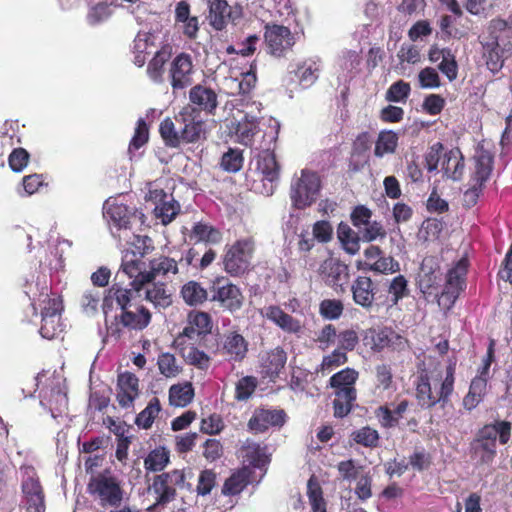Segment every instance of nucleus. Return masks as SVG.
I'll return each mask as SVG.
<instances>
[{
	"label": "nucleus",
	"instance_id": "1",
	"mask_svg": "<svg viewBox=\"0 0 512 512\" xmlns=\"http://www.w3.org/2000/svg\"><path fill=\"white\" fill-rule=\"evenodd\" d=\"M456 363L450 362L445 370V376L439 373L436 377L428 372H422L415 384L416 399L422 408L431 409L437 404L445 408L451 401L455 389Z\"/></svg>",
	"mask_w": 512,
	"mask_h": 512
},
{
	"label": "nucleus",
	"instance_id": "2",
	"mask_svg": "<svg viewBox=\"0 0 512 512\" xmlns=\"http://www.w3.org/2000/svg\"><path fill=\"white\" fill-rule=\"evenodd\" d=\"M277 138L278 130L271 127L269 132L263 135L265 145L257 149L253 157L256 173L262 182H269L271 187L279 181L281 172V165L275 155Z\"/></svg>",
	"mask_w": 512,
	"mask_h": 512
},
{
	"label": "nucleus",
	"instance_id": "3",
	"mask_svg": "<svg viewBox=\"0 0 512 512\" xmlns=\"http://www.w3.org/2000/svg\"><path fill=\"white\" fill-rule=\"evenodd\" d=\"M255 252V240L253 237H245L236 240L226 248L223 257V268L233 277H239L249 271Z\"/></svg>",
	"mask_w": 512,
	"mask_h": 512
},
{
	"label": "nucleus",
	"instance_id": "4",
	"mask_svg": "<svg viewBox=\"0 0 512 512\" xmlns=\"http://www.w3.org/2000/svg\"><path fill=\"white\" fill-rule=\"evenodd\" d=\"M186 480L184 470L173 469L157 474L152 479L149 491L155 496V507H166L177 498V489L183 487Z\"/></svg>",
	"mask_w": 512,
	"mask_h": 512
},
{
	"label": "nucleus",
	"instance_id": "5",
	"mask_svg": "<svg viewBox=\"0 0 512 512\" xmlns=\"http://www.w3.org/2000/svg\"><path fill=\"white\" fill-rule=\"evenodd\" d=\"M136 242L140 243L141 246L136 245L139 249V255L135 251H126L122 258L121 271L126 274L130 279H133L131 285L136 292H139L145 287L147 282H144L142 276L147 271H144V262L142 258L153 250V247L148 242H151V238L148 236H135Z\"/></svg>",
	"mask_w": 512,
	"mask_h": 512
},
{
	"label": "nucleus",
	"instance_id": "6",
	"mask_svg": "<svg viewBox=\"0 0 512 512\" xmlns=\"http://www.w3.org/2000/svg\"><path fill=\"white\" fill-rule=\"evenodd\" d=\"M152 314L144 305L134 304L132 308L121 312L114 317V320L107 326L108 336L119 340L122 336V328L128 330L142 331L149 326Z\"/></svg>",
	"mask_w": 512,
	"mask_h": 512
},
{
	"label": "nucleus",
	"instance_id": "7",
	"mask_svg": "<svg viewBox=\"0 0 512 512\" xmlns=\"http://www.w3.org/2000/svg\"><path fill=\"white\" fill-rule=\"evenodd\" d=\"M468 267V259L461 258L448 270L444 288L438 299V305L445 311L454 306L460 293L465 289Z\"/></svg>",
	"mask_w": 512,
	"mask_h": 512
},
{
	"label": "nucleus",
	"instance_id": "8",
	"mask_svg": "<svg viewBox=\"0 0 512 512\" xmlns=\"http://www.w3.org/2000/svg\"><path fill=\"white\" fill-rule=\"evenodd\" d=\"M321 181L317 173L304 169L301 176L295 179L290 188L292 205L299 210L310 207L317 199Z\"/></svg>",
	"mask_w": 512,
	"mask_h": 512
},
{
	"label": "nucleus",
	"instance_id": "9",
	"mask_svg": "<svg viewBox=\"0 0 512 512\" xmlns=\"http://www.w3.org/2000/svg\"><path fill=\"white\" fill-rule=\"evenodd\" d=\"M210 301L216 302L230 313L239 311L244 304V295L241 289L228 278L216 277L210 287Z\"/></svg>",
	"mask_w": 512,
	"mask_h": 512
},
{
	"label": "nucleus",
	"instance_id": "10",
	"mask_svg": "<svg viewBox=\"0 0 512 512\" xmlns=\"http://www.w3.org/2000/svg\"><path fill=\"white\" fill-rule=\"evenodd\" d=\"M181 129L184 144L197 143L206 139L205 122L201 118L200 110L193 105L184 106L174 117Z\"/></svg>",
	"mask_w": 512,
	"mask_h": 512
},
{
	"label": "nucleus",
	"instance_id": "11",
	"mask_svg": "<svg viewBox=\"0 0 512 512\" xmlns=\"http://www.w3.org/2000/svg\"><path fill=\"white\" fill-rule=\"evenodd\" d=\"M208 22L216 31H223L230 23L237 25L244 16L243 7L239 3L229 5L227 0H207Z\"/></svg>",
	"mask_w": 512,
	"mask_h": 512
},
{
	"label": "nucleus",
	"instance_id": "12",
	"mask_svg": "<svg viewBox=\"0 0 512 512\" xmlns=\"http://www.w3.org/2000/svg\"><path fill=\"white\" fill-rule=\"evenodd\" d=\"M263 38L267 53L276 58L284 57L296 43L291 30L276 23L265 24Z\"/></svg>",
	"mask_w": 512,
	"mask_h": 512
},
{
	"label": "nucleus",
	"instance_id": "13",
	"mask_svg": "<svg viewBox=\"0 0 512 512\" xmlns=\"http://www.w3.org/2000/svg\"><path fill=\"white\" fill-rule=\"evenodd\" d=\"M106 217L118 230H130L134 237L135 233L145 225V215L137 209H132L125 204L113 203L106 207Z\"/></svg>",
	"mask_w": 512,
	"mask_h": 512
},
{
	"label": "nucleus",
	"instance_id": "14",
	"mask_svg": "<svg viewBox=\"0 0 512 512\" xmlns=\"http://www.w3.org/2000/svg\"><path fill=\"white\" fill-rule=\"evenodd\" d=\"M442 276L440 265L435 257H425L421 263L418 273L417 285L425 299L430 297L439 299V288L442 285Z\"/></svg>",
	"mask_w": 512,
	"mask_h": 512
},
{
	"label": "nucleus",
	"instance_id": "15",
	"mask_svg": "<svg viewBox=\"0 0 512 512\" xmlns=\"http://www.w3.org/2000/svg\"><path fill=\"white\" fill-rule=\"evenodd\" d=\"M318 274L324 283L336 292H344L350 279L348 265L333 257L325 259L320 264Z\"/></svg>",
	"mask_w": 512,
	"mask_h": 512
},
{
	"label": "nucleus",
	"instance_id": "16",
	"mask_svg": "<svg viewBox=\"0 0 512 512\" xmlns=\"http://www.w3.org/2000/svg\"><path fill=\"white\" fill-rule=\"evenodd\" d=\"M88 490L92 495H97L100 498L102 505L117 506L122 501V489L112 476L99 474L92 477L88 484Z\"/></svg>",
	"mask_w": 512,
	"mask_h": 512
},
{
	"label": "nucleus",
	"instance_id": "17",
	"mask_svg": "<svg viewBox=\"0 0 512 512\" xmlns=\"http://www.w3.org/2000/svg\"><path fill=\"white\" fill-rule=\"evenodd\" d=\"M350 291L353 302L367 311L373 309L375 304L378 303L377 301L381 299V296H378L377 286L371 277L366 275L355 277L351 283Z\"/></svg>",
	"mask_w": 512,
	"mask_h": 512
},
{
	"label": "nucleus",
	"instance_id": "18",
	"mask_svg": "<svg viewBox=\"0 0 512 512\" xmlns=\"http://www.w3.org/2000/svg\"><path fill=\"white\" fill-rule=\"evenodd\" d=\"M193 62L190 54L179 53L170 63L168 77L173 90H182L192 83Z\"/></svg>",
	"mask_w": 512,
	"mask_h": 512
},
{
	"label": "nucleus",
	"instance_id": "19",
	"mask_svg": "<svg viewBox=\"0 0 512 512\" xmlns=\"http://www.w3.org/2000/svg\"><path fill=\"white\" fill-rule=\"evenodd\" d=\"M287 420L283 409L258 408L248 421V429L254 433H264L270 427H282Z\"/></svg>",
	"mask_w": 512,
	"mask_h": 512
},
{
	"label": "nucleus",
	"instance_id": "20",
	"mask_svg": "<svg viewBox=\"0 0 512 512\" xmlns=\"http://www.w3.org/2000/svg\"><path fill=\"white\" fill-rule=\"evenodd\" d=\"M140 394L139 378L132 372L118 374L116 399L121 408L133 407Z\"/></svg>",
	"mask_w": 512,
	"mask_h": 512
},
{
	"label": "nucleus",
	"instance_id": "21",
	"mask_svg": "<svg viewBox=\"0 0 512 512\" xmlns=\"http://www.w3.org/2000/svg\"><path fill=\"white\" fill-rule=\"evenodd\" d=\"M220 353L229 362H242L248 353V341L238 331H229L222 337Z\"/></svg>",
	"mask_w": 512,
	"mask_h": 512
},
{
	"label": "nucleus",
	"instance_id": "22",
	"mask_svg": "<svg viewBox=\"0 0 512 512\" xmlns=\"http://www.w3.org/2000/svg\"><path fill=\"white\" fill-rule=\"evenodd\" d=\"M263 317L288 334H299L302 331L301 321L286 313L278 305H269L262 311Z\"/></svg>",
	"mask_w": 512,
	"mask_h": 512
},
{
	"label": "nucleus",
	"instance_id": "23",
	"mask_svg": "<svg viewBox=\"0 0 512 512\" xmlns=\"http://www.w3.org/2000/svg\"><path fill=\"white\" fill-rule=\"evenodd\" d=\"M286 362V351L283 347L277 346L267 351L265 355L261 357L262 373L271 380H275L284 369Z\"/></svg>",
	"mask_w": 512,
	"mask_h": 512
},
{
	"label": "nucleus",
	"instance_id": "24",
	"mask_svg": "<svg viewBox=\"0 0 512 512\" xmlns=\"http://www.w3.org/2000/svg\"><path fill=\"white\" fill-rule=\"evenodd\" d=\"M409 406L410 401L404 398L393 409L387 404L377 407L374 414L382 428L390 429L399 425V420L403 417Z\"/></svg>",
	"mask_w": 512,
	"mask_h": 512
},
{
	"label": "nucleus",
	"instance_id": "25",
	"mask_svg": "<svg viewBox=\"0 0 512 512\" xmlns=\"http://www.w3.org/2000/svg\"><path fill=\"white\" fill-rule=\"evenodd\" d=\"M441 170L445 177L460 181L464 175L465 159L459 148H452L443 154Z\"/></svg>",
	"mask_w": 512,
	"mask_h": 512
},
{
	"label": "nucleus",
	"instance_id": "26",
	"mask_svg": "<svg viewBox=\"0 0 512 512\" xmlns=\"http://www.w3.org/2000/svg\"><path fill=\"white\" fill-rule=\"evenodd\" d=\"M486 39L496 42L499 49L509 55L512 54V28L508 26L506 20L493 19L490 22Z\"/></svg>",
	"mask_w": 512,
	"mask_h": 512
},
{
	"label": "nucleus",
	"instance_id": "27",
	"mask_svg": "<svg viewBox=\"0 0 512 512\" xmlns=\"http://www.w3.org/2000/svg\"><path fill=\"white\" fill-rule=\"evenodd\" d=\"M474 172L471 181L485 185L493 171L494 155L491 151L479 147L474 155Z\"/></svg>",
	"mask_w": 512,
	"mask_h": 512
},
{
	"label": "nucleus",
	"instance_id": "28",
	"mask_svg": "<svg viewBox=\"0 0 512 512\" xmlns=\"http://www.w3.org/2000/svg\"><path fill=\"white\" fill-rule=\"evenodd\" d=\"M497 436L502 445L507 444L511 436V423L495 421L493 424H486L478 431L475 439L496 444Z\"/></svg>",
	"mask_w": 512,
	"mask_h": 512
},
{
	"label": "nucleus",
	"instance_id": "29",
	"mask_svg": "<svg viewBox=\"0 0 512 512\" xmlns=\"http://www.w3.org/2000/svg\"><path fill=\"white\" fill-rule=\"evenodd\" d=\"M179 272L178 263L175 259L161 255L149 261V270L142 276L144 282L150 283L159 276H167L169 273Z\"/></svg>",
	"mask_w": 512,
	"mask_h": 512
},
{
	"label": "nucleus",
	"instance_id": "30",
	"mask_svg": "<svg viewBox=\"0 0 512 512\" xmlns=\"http://www.w3.org/2000/svg\"><path fill=\"white\" fill-rule=\"evenodd\" d=\"M358 378L359 372L356 369L346 367L330 377L328 386L333 389V392L357 393Z\"/></svg>",
	"mask_w": 512,
	"mask_h": 512
},
{
	"label": "nucleus",
	"instance_id": "31",
	"mask_svg": "<svg viewBox=\"0 0 512 512\" xmlns=\"http://www.w3.org/2000/svg\"><path fill=\"white\" fill-rule=\"evenodd\" d=\"M189 100L193 105L199 107V110H203L209 114H213L217 108V94L209 87L196 85L190 89Z\"/></svg>",
	"mask_w": 512,
	"mask_h": 512
},
{
	"label": "nucleus",
	"instance_id": "32",
	"mask_svg": "<svg viewBox=\"0 0 512 512\" xmlns=\"http://www.w3.org/2000/svg\"><path fill=\"white\" fill-rule=\"evenodd\" d=\"M113 301L116 302L117 306L121 309V312L132 308L133 302V291L131 289L122 288L117 284H113L108 290L103 299V311L105 314L108 313V309L112 307Z\"/></svg>",
	"mask_w": 512,
	"mask_h": 512
},
{
	"label": "nucleus",
	"instance_id": "33",
	"mask_svg": "<svg viewBox=\"0 0 512 512\" xmlns=\"http://www.w3.org/2000/svg\"><path fill=\"white\" fill-rule=\"evenodd\" d=\"M172 47L169 44L163 45L147 65V75L155 83L163 82L165 65L171 60Z\"/></svg>",
	"mask_w": 512,
	"mask_h": 512
},
{
	"label": "nucleus",
	"instance_id": "34",
	"mask_svg": "<svg viewBox=\"0 0 512 512\" xmlns=\"http://www.w3.org/2000/svg\"><path fill=\"white\" fill-rule=\"evenodd\" d=\"M145 286V299L155 308L165 309L172 304V293L166 283L153 280Z\"/></svg>",
	"mask_w": 512,
	"mask_h": 512
},
{
	"label": "nucleus",
	"instance_id": "35",
	"mask_svg": "<svg viewBox=\"0 0 512 512\" xmlns=\"http://www.w3.org/2000/svg\"><path fill=\"white\" fill-rule=\"evenodd\" d=\"M252 471L249 467H242L233 472L228 477L223 486L222 494L225 496H235L240 494L250 483Z\"/></svg>",
	"mask_w": 512,
	"mask_h": 512
},
{
	"label": "nucleus",
	"instance_id": "36",
	"mask_svg": "<svg viewBox=\"0 0 512 512\" xmlns=\"http://www.w3.org/2000/svg\"><path fill=\"white\" fill-rule=\"evenodd\" d=\"M481 45L483 49V59L485 60L487 68L492 73L499 72L503 68L505 60L510 55L502 49H499L496 42H490L486 38L481 41Z\"/></svg>",
	"mask_w": 512,
	"mask_h": 512
},
{
	"label": "nucleus",
	"instance_id": "37",
	"mask_svg": "<svg viewBox=\"0 0 512 512\" xmlns=\"http://www.w3.org/2000/svg\"><path fill=\"white\" fill-rule=\"evenodd\" d=\"M180 296L189 306H199L208 300V291L201 283L190 280L180 289Z\"/></svg>",
	"mask_w": 512,
	"mask_h": 512
},
{
	"label": "nucleus",
	"instance_id": "38",
	"mask_svg": "<svg viewBox=\"0 0 512 512\" xmlns=\"http://www.w3.org/2000/svg\"><path fill=\"white\" fill-rule=\"evenodd\" d=\"M190 239L195 242L219 244L223 239V234L218 228L208 223L197 222L192 227Z\"/></svg>",
	"mask_w": 512,
	"mask_h": 512
},
{
	"label": "nucleus",
	"instance_id": "39",
	"mask_svg": "<svg viewBox=\"0 0 512 512\" xmlns=\"http://www.w3.org/2000/svg\"><path fill=\"white\" fill-rule=\"evenodd\" d=\"M194 395L191 382L174 384L169 388V403L175 407H186L192 402Z\"/></svg>",
	"mask_w": 512,
	"mask_h": 512
},
{
	"label": "nucleus",
	"instance_id": "40",
	"mask_svg": "<svg viewBox=\"0 0 512 512\" xmlns=\"http://www.w3.org/2000/svg\"><path fill=\"white\" fill-rule=\"evenodd\" d=\"M289 77L291 81H297L302 88L306 89L318 79V68L315 63L303 62L295 70L289 72Z\"/></svg>",
	"mask_w": 512,
	"mask_h": 512
},
{
	"label": "nucleus",
	"instance_id": "41",
	"mask_svg": "<svg viewBox=\"0 0 512 512\" xmlns=\"http://www.w3.org/2000/svg\"><path fill=\"white\" fill-rule=\"evenodd\" d=\"M176 121L166 117L160 122L159 133L165 144L169 148H179L184 141L181 137L180 126L176 127Z\"/></svg>",
	"mask_w": 512,
	"mask_h": 512
},
{
	"label": "nucleus",
	"instance_id": "42",
	"mask_svg": "<svg viewBox=\"0 0 512 512\" xmlns=\"http://www.w3.org/2000/svg\"><path fill=\"white\" fill-rule=\"evenodd\" d=\"M170 463V451L163 446L151 450L144 458V468L147 472H163Z\"/></svg>",
	"mask_w": 512,
	"mask_h": 512
},
{
	"label": "nucleus",
	"instance_id": "43",
	"mask_svg": "<svg viewBox=\"0 0 512 512\" xmlns=\"http://www.w3.org/2000/svg\"><path fill=\"white\" fill-rule=\"evenodd\" d=\"M333 415L335 418H344L351 413L357 399V393L333 392Z\"/></svg>",
	"mask_w": 512,
	"mask_h": 512
},
{
	"label": "nucleus",
	"instance_id": "44",
	"mask_svg": "<svg viewBox=\"0 0 512 512\" xmlns=\"http://www.w3.org/2000/svg\"><path fill=\"white\" fill-rule=\"evenodd\" d=\"M180 350L181 356L188 365L194 366L203 371H206L210 367V356L195 347L193 344L190 347H182Z\"/></svg>",
	"mask_w": 512,
	"mask_h": 512
},
{
	"label": "nucleus",
	"instance_id": "45",
	"mask_svg": "<svg viewBox=\"0 0 512 512\" xmlns=\"http://www.w3.org/2000/svg\"><path fill=\"white\" fill-rule=\"evenodd\" d=\"M338 239L341 242L343 249L349 255H355L360 250V237L358 233L350 228L345 223H340L337 229Z\"/></svg>",
	"mask_w": 512,
	"mask_h": 512
},
{
	"label": "nucleus",
	"instance_id": "46",
	"mask_svg": "<svg viewBox=\"0 0 512 512\" xmlns=\"http://www.w3.org/2000/svg\"><path fill=\"white\" fill-rule=\"evenodd\" d=\"M307 496L312 512H327L322 487L314 475L307 482Z\"/></svg>",
	"mask_w": 512,
	"mask_h": 512
},
{
	"label": "nucleus",
	"instance_id": "47",
	"mask_svg": "<svg viewBox=\"0 0 512 512\" xmlns=\"http://www.w3.org/2000/svg\"><path fill=\"white\" fill-rule=\"evenodd\" d=\"M181 206L172 195L154 208L156 218L160 219L163 225L171 223L180 213Z\"/></svg>",
	"mask_w": 512,
	"mask_h": 512
},
{
	"label": "nucleus",
	"instance_id": "48",
	"mask_svg": "<svg viewBox=\"0 0 512 512\" xmlns=\"http://www.w3.org/2000/svg\"><path fill=\"white\" fill-rule=\"evenodd\" d=\"M496 444L474 439L470 444L472 457L478 459L480 464H490L496 456Z\"/></svg>",
	"mask_w": 512,
	"mask_h": 512
},
{
	"label": "nucleus",
	"instance_id": "49",
	"mask_svg": "<svg viewBox=\"0 0 512 512\" xmlns=\"http://www.w3.org/2000/svg\"><path fill=\"white\" fill-rule=\"evenodd\" d=\"M350 437L354 443L370 449L378 447L380 442L378 431L370 426H364L354 430Z\"/></svg>",
	"mask_w": 512,
	"mask_h": 512
},
{
	"label": "nucleus",
	"instance_id": "50",
	"mask_svg": "<svg viewBox=\"0 0 512 512\" xmlns=\"http://www.w3.org/2000/svg\"><path fill=\"white\" fill-rule=\"evenodd\" d=\"M398 146V135L394 131H381L375 144L374 154L381 158L385 154H393Z\"/></svg>",
	"mask_w": 512,
	"mask_h": 512
},
{
	"label": "nucleus",
	"instance_id": "51",
	"mask_svg": "<svg viewBox=\"0 0 512 512\" xmlns=\"http://www.w3.org/2000/svg\"><path fill=\"white\" fill-rule=\"evenodd\" d=\"M157 366L160 374L166 378H174L182 372V366L176 357L169 352H162L157 358Z\"/></svg>",
	"mask_w": 512,
	"mask_h": 512
},
{
	"label": "nucleus",
	"instance_id": "52",
	"mask_svg": "<svg viewBox=\"0 0 512 512\" xmlns=\"http://www.w3.org/2000/svg\"><path fill=\"white\" fill-rule=\"evenodd\" d=\"M160 410V402L158 398L154 397L150 400L148 405L136 416L135 424L142 429L151 428Z\"/></svg>",
	"mask_w": 512,
	"mask_h": 512
},
{
	"label": "nucleus",
	"instance_id": "53",
	"mask_svg": "<svg viewBox=\"0 0 512 512\" xmlns=\"http://www.w3.org/2000/svg\"><path fill=\"white\" fill-rule=\"evenodd\" d=\"M244 157L239 149L229 148L227 152L222 155L221 168L229 173H237L243 167Z\"/></svg>",
	"mask_w": 512,
	"mask_h": 512
},
{
	"label": "nucleus",
	"instance_id": "54",
	"mask_svg": "<svg viewBox=\"0 0 512 512\" xmlns=\"http://www.w3.org/2000/svg\"><path fill=\"white\" fill-rule=\"evenodd\" d=\"M344 312V304L340 299H324L319 304V314L325 320H337Z\"/></svg>",
	"mask_w": 512,
	"mask_h": 512
},
{
	"label": "nucleus",
	"instance_id": "55",
	"mask_svg": "<svg viewBox=\"0 0 512 512\" xmlns=\"http://www.w3.org/2000/svg\"><path fill=\"white\" fill-rule=\"evenodd\" d=\"M370 333H372V349L375 351H381L385 347H388L392 341L393 338H396L400 341L404 340L403 337L396 334L392 329L384 327L380 329L379 331H376L375 329H370Z\"/></svg>",
	"mask_w": 512,
	"mask_h": 512
},
{
	"label": "nucleus",
	"instance_id": "56",
	"mask_svg": "<svg viewBox=\"0 0 512 512\" xmlns=\"http://www.w3.org/2000/svg\"><path fill=\"white\" fill-rule=\"evenodd\" d=\"M388 292L391 294V305H397L400 300L409 295L408 281L404 275L394 277L389 284Z\"/></svg>",
	"mask_w": 512,
	"mask_h": 512
},
{
	"label": "nucleus",
	"instance_id": "57",
	"mask_svg": "<svg viewBox=\"0 0 512 512\" xmlns=\"http://www.w3.org/2000/svg\"><path fill=\"white\" fill-rule=\"evenodd\" d=\"M348 362L347 353L341 349H334L330 354L323 356L320 364V372H331L332 370L346 364Z\"/></svg>",
	"mask_w": 512,
	"mask_h": 512
},
{
	"label": "nucleus",
	"instance_id": "58",
	"mask_svg": "<svg viewBox=\"0 0 512 512\" xmlns=\"http://www.w3.org/2000/svg\"><path fill=\"white\" fill-rule=\"evenodd\" d=\"M112 15V9L107 2H99L91 6L87 12V22L91 26L98 25L108 20Z\"/></svg>",
	"mask_w": 512,
	"mask_h": 512
},
{
	"label": "nucleus",
	"instance_id": "59",
	"mask_svg": "<svg viewBox=\"0 0 512 512\" xmlns=\"http://www.w3.org/2000/svg\"><path fill=\"white\" fill-rule=\"evenodd\" d=\"M369 271L383 275L394 274L400 271V264L392 256L384 253L380 259L371 263Z\"/></svg>",
	"mask_w": 512,
	"mask_h": 512
},
{
	"label": "nucleus",
	"instance_id": "60",
	"mask_svg": "<svg viewBox=\"0 0 512 512\" xmlns=\"http://www.w3.org/2000/svg\"><path fill=\"white\" fill-rule=\"evenodd\" d=\"M410 92V84L404 80H398L388 88L385 99L389 102H406Z\"/></svg>",
	"mask_w": 512,
	"mask_h": 512
},
{
	"label": "nucleus",
	"instance_id": "61",
	"mask_svg": "<svg viewBox=\"0 0 512 512\" xmlns=\"http://www.w3.org/2000/svg\"><path fill=\"white\" fill-rule=\"evenodd\" d=\"M257 132L258 126L256 122L251 120H244L239 122L236 128V136L238 141L247 147L252 146L253 138Z\"/></svg>",
	"mask_w": 512,
	"mask_h": 512
},
{
	"label": "nucleus",
	"instance_id": "62",
	"mask_svg": "<svg viewBox=\"0 0 512 512\" xmlns=\"http://www.w3.org/2000/svg\"><path fill=\"white\" fill-rule=\"evenodd\" d=\"M257 379L254 376H245L238 380L235 387V398L238 401L248 400L257 388Z\"/></svg>",
	"mask_w": 512,
	"mask_h": 512
},
{
	"label": "nucleus",
	"instance_id": "63",
	"mask_svg": "<svg viewBox=\"0 0 512 512\" xmlns=\"http://www.w3.org/2000/svg\"><path fill=\"white\" fill-rule=\"evenodd\" d=\"M189 324L194 326L198 332L203 336L211 333L212 318L207 312L195 311L190 312L188 315Z\"/></svg>",
	"mask_w": 512,
	"mask_h": 512
},
{
	"label": "nucleus",
	"instance_id": "64",
	"mask_svg": "<svg viewBox=\"0 0 512 512\" xmlns=\"http://www.w3.org/2000/svg\"><path fill=\"white\" fill-rule=\"evenodd\" d=\"M444 151V145L441 142H436L431 145L428 151L424 155L425 168L428 172H434L438 170V166L442 161Z\"/></svg>",
	"mask_w": 512,
	"mask_h": 512
}]
</instances>
